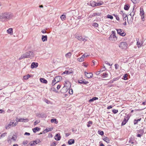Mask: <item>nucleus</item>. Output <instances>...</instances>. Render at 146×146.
Masks as SVG:
<instances>
[{
  "label": "nucleus",
  "mask_w": 146,
  "mask_h": 146,
  "mask_svg": "<svg viewBox=\"0 0 146 146\" xmlns=\"http://www.w3.org/2000/svg\"><path fill=\"white\" fill-rule=\"evenodd\" d=\"M11 17V15L9 13L5 12L0 14V21H6L7 19H9Z\"/></svg>",
  "instance_id": "1"
},
{
  "label": "nucleus",
  "mask_w": 146,
  "mask_h": 146,
  "mask_svg": "<svg viewBox=\"0 0 146 146\" xmlns=\"http://www.w3.org/2000/svg\"><path fill=\"white\" fill-rule=\"evenodd\" d=\"M34 54L33 52L32 51H29L22 55L21 57L19 59V60H20L22 59L26 58H32L33 57Z\"/></svg>",
  "instance_id": "2"
},
{
  "label": "nucleus",
  "mask_w": 146,
  "mask_h": 146,
  "mask_svg": "<svg viewBox=\"0 0 146 146\" xmlns=\"http://www.w3.org/2000/svg\"><path fill=\"white\" fill-rule=\"evenodd\" d=\"M112 34H111L109 37V40L110 41L115 42L117 40V37L115 35V31H111Z\"/></svg>",
  "instance_id": "3"
},
{
  "label": "nucleus",
  "mask_w": 146,
  "mask_h": 146,
  "mask_svg": "<svg viewBox=\"0 0 146 146\" xmlns=\"http://www.w3.org/2000/svg\"><path fill=\"white\" fill-rule=\"evenodd\" d=\"M62 79V77L60 76H57L54 78L53 80H52L51 83V86H53L56 83L60 81Z\"/></svg>",
  "instance_id": "4"
},
{
  "label": "nucleus",
  "mask_w": 146,
  "mask_h": 146,
  "mask_svg": "<svg viewBox=\"0 0 146 146\" xmlns=\"http://www.w3.org/2000/svg\"><path fill=\"white\" fill-rule=\"evenodd\" d=\"M17 124V122H14V121H12L7 125H5V128L7 129H9L10 128L13 127L15 126Z\"/></svg>",
  "instance_id": "5"
},
{
  "label": "nucleus",
  "mask_w": 146,
  "mask_h": 146,
  "mask_svg": "<svg viewBox=\"0 0 146 146\" xmlns=\"http://www.w3.org/2000/svg\"><path fill=\"white\" fill-rule=\"evenodd\" d=\"M127 46V43L126 42H123L120 43L119 47L122 49H126Z\"/></svg>",
  "instance_id": "6"
},
{
  "label": "nucleus",
  "mask_w": 146,
  "mask_h": 146,
  "mask_svg": "<svg viewBox=\"0 0 146 146\" xmlns=\"http://www.w3.org/2000/svg\"><path fill=\"white\" fill-rule=\"evenodd\" d=\"M117 31V33L122 36H124L126 33L121 29H116Z\"/></svg>",
  "instance_id": "7"
},
{
  "label": "nucleus",
  "mask_w": 146,
  "mask_h": 146,
  "mask_svg": "<svg viewBox=\"0 0 146 146\" xmlns=\"http://www.w3.org/2000/svg\"><path fill=\"white\" fill-rule=\"evenodd\" d=\"M85 74L86 77L88 78H91L93 76V74L91 72L88 73L87 72H85Z\"/></svg>",
  "instance_id": "8"
},
{
  "label": "nucleus",
  "mask_w": 146,
  "mask_h": 146,
  "mask_svg": "<svg viewBox=\"0 0 146 146\" xmlns=\"http://www.w3.org/2000/svg\"><path fill=\"white\" fill-rule=\"evenodd\" d=\"M77 39L80 41H83L85 42L87 41V39L85 38H83L82 36H78L76 37Z\"/></svg>",
  "instance_id": "9"
},
{
  "label": "nucleus",
  "mask_w": 146,
  "mask_h": 146,
  "mask_svg": "<svg viewBox=\"0 0 146 146\" xmlns=\"http://www.w3.org/2000/svg\"><path fill=\"white\" fill-rule=\"evenodd\" d=\"M137 46L138 48L141 47L142 46V44H143V42L141 41L140 42L139 39H137Z\"/></svg>",
  "instance_id": "10"
},
{
  "label": "nucleus",
  "mask_w": 146,
  "mask_h": 146,
  "mask_svg": "<svg viewBox=\"0 0 146 146\" xmlns=\"http://www.w3.org/2000/svg\"><path fill=\"white\" fill-rule=\"evenodd\" d=\"M129 119V117L128 116H127L126 117H125L124 118V120L122 122L121 125H125L127 121Z\"/></svg>",
  "instance_id": "11"
},
{
  "label": "nucleus",
  "mask_w": 146,
  "mask_h": 146,
  "mask_svg": "<svg viewBox=\"0 0 146 146\" xmlns=\"http://www.w3.org/2000/svg\"><path fill=\"white\" fill-rule=\"evenodd\" d=\"M84 80H78V82L79 83L83 84H86L89 83L88 81Z\"/></svg>",
  "instance_id": "12"
},
{
  "label": "nucleus",
  "mask_w": 146,
  "mask_h": 146,
  "mask_svg": "<svg viewBox=\"0 0 146 146\" xmlns=\"http://www.w3.org/2000/svg\"><path fill=\"white\" fill-rule=\"evenodd\" d=\"M17 139V137L14 136H12L11 137H9L8 138V141L9 142V141H11L12 140L13 141H15L16 139Z\"/></svg>",
  "instance_id": "13"
},
{
  "label": "nucleus",
  "mask_w": 146,
  "mask_h": 146,
  "mask_svg": "<svg viewBox=\"0 0 146 146\" xmlns=\"http://www.w3.org/2000/svg\"><path fill=\"white\" fill-rule=\"evenodd\" d=\"M38 63L33 62L32 63L31 65V68H36L38 66Z\"/></svg>",
  "instance_id": "14"
},
{
  "label": "nucleus",
  "mask_w": 146,
  "mask_h": 146,
  "mask_svg": "<svg viewBox=\"0 0 146 146\" xmlns=\"http://www.w3.org/2000/svg\"><path fill=\"white\" fill-rule=\"evenodd\" d=\"M60 137L59 134H57L54 137L55 139L57 141H59L60 140Z\"/></svg>",
  "instance_id": "15"
},
{
  "label": "nucleus",
  "mask_w": 146,
  "mask_h": 146,
  "mask_svg": "<svg viewBox=\"0 0 146 146\" xmlns=\"http://www.w3.org/2000/svg\"><path fill=\"white\" fill-rule=\"evenodd\" d=\"M33 143V145H35V144H37L39 143H40L41 141L39 139H37L35 141H32Z\"/></svg>",
  "instance_id": "16"
},
{
  "label": "nucleus",
  "mask_w": 146,
  "mask_h": 146,
  "mask_svg": "<svg viewBox=\"0 0 146 146\" xmlns=\"http://www.w3.org/2000/svg\"><path fill=\"white\" fill-rule=\"evenodd\" d=\"M47 39V35H42V40L43 42L46 41Z\"/></svg>",
  "instance_id": "17"
},
{
  "label": "nucleus",
  "mask_w": 146,
  "mask_h": 146,
  "mask_svg": "<svg viewBox=\"0 0 146 146\" xmlns=\"http://www.w3.org/2000/svg\"><path fill=\"white\" fill-rule=\"evenodd\" d=\"M72 55V53L70 52H69L65 54V56L67 58H70Z\"/></svg>",
  "instance_id": "18"
},
{
  "label": "nucleus",
  "mask_w": 146,
  "mask_h": 146,
  "mask_svg": "<svg viewBox=\"0 0 146 146\" xmlns=\"http://www.w3.org/2000/svg\"><path fill=\"white\" fill-rule=\"evenodd\" d=\"M38 116L39 117L41 118H45L46 117V115L45 114L42 113L38 114Z\"/></svg>",
  "instance_id": "19"
},
{
  "label": "nucleus",
  "mask_w": 146,
  "mask_h": 146,
  "mask_svg": "<svg viewBox=\"0 0 146 146\" xmlns=\"http://www.w3.org/2000/svg\"><path fill=\"white\" fill-rule=\"evenodd\" d=\"M103 139L108 143H110V140L109 139L106 137H104L103 138Z\"/></svg>",
  "instance_id": "20"
},
{
  "label": "nucleus",
  "mask_w": 146,
  "mask_h": 146,
  "mask_svg": "<svg viewBox=\"0 0 146 146\" xmlns=\"http://www.w3.org/2000/svg\"><path fill=\"white\" fill-rule=\"evenodd\" d=\"M67 91V90L66 88L64 87L61 90V92L62 93H65Z\"/></svg>",
  "instance_id": "21"
},
{
  "label": "nucleus",
  "mask_w": 146,
  "mask_h": 146,
  "mask_svg": "<svg viewBox=\"0 0 146 146\" xmlns=\"http://www.w3.org/2000/svg\"><path fill=\"white\" fill-rule=\"evenodd\" d=\"M98 100V98L96 97H93L92 98L90 99L89 101V102H91L93 101Z\"/></svg>",
  "instance_id": "22"
},
{
  "label": "nucleus",
  "mask_w": 146,
  "mask_h": 146,
  "mask_svg": "<svg viewBox=\"0 0 146 146\" xmlns=\"http://www.w3.org/2000/svg\"><path fill=\"white\" fill-rule=\"evenodd\" d=\"M40 81L41 82L46 84L47 83V81L44 78H40Z\"/></svg>",
  "instance_id": "23"
},
{
  "label": "nucleus",
  "mask_w": 146,
  "mask_h": 146,
  "mask_svg": "<svg viewBox=\"0 0 146 146\" xmlns=\"http://www.w3.org/2000/svg\"><path fill=\"white\" fill-rule=\"evenodd\" d=\"M74 143V139H70L68 141V143L69 145H72Z\"/></svg>",
  "instance_id": "24"
},
{
  "label": "nucleus",
  "mask_w": 146,
  "mask_h": 146,
  "mask_svg": "<svg viewBox=\"0 0 146 146\" xmlns=\"http://www.w3.org/2000/svg\"><path fill=\"white\" fill-rule=\"evenodd\" d=\"M141 120V118H140L139 119L137 120L136 119H134V125H136L137 124V123L138 121H140Z\"/></svg>",
  "instance_id": "25"
},
{
  "label": "nucleus",
  "mask_w": 146,
  "mask_h": 146,
  "mask_svg": "<svg viewBox=\"0 0 146 146\" xmlns=\"http://www.w3.org/2000/svg\"><path fill=\"white\" fill-rule=\"evenodd\" d=\"M40 129L38 127H36L33 129V132L36 133L37 131H39Z\"/></svg>",
  "instance_id": "26"
},
{
  "label": "nucleus",
  "mask_w": 146,
  "mask_h": 146,
  "mask_svg": "<svg viewBox=\"0 0 146 146\" xmlns=\"http://www.w3.org/2000/svg\"><path fill=\"white\" fill-rule=\"evenodd\" d=\"M23 118H20L19 119L18 118H16V122L17 123L18 122H23Z\"/></svg>",
  "instance_id": "27"
},
{
  "label": "nucleus",
  "mask_w": 146,
  "mask_h": 146,
  "mask_svg": "<svg viewBox=\"0 0 146 146\" xmlns=\"http://www.w3.org/2000/svg\"><path fill=\"white\" fill-rule=\"evenodd\" d=\"M100 14L99 13H93L91 17H94L96 15L100 16Z\"/></svg>",
  "instance_id": "28"
},
{
  "label": "nucleus",
  "mask_w": 146,
  "mask_h": 146,
  "mask_svg": "<svg viewBox=\"0 0 146 146\" xmlns=\"http://www.w3.org/2000/svg\"><path fill=\"white\" fill-rule=\"evenodd\" d=\"M96 2L94 1H91L90 2V5L91 6H96Z\"/></svg>",
  "instance_id": "29"
},
{
  "label": "nucleus",
  "mask_w": 146,
  "mask_h": 146,
  "mask_svg": "<svg viewBox=\"0 0 146 146\" xmlns=\"http://www.w3.org/2000/svg\"><path fill=\"white\" fill-rule=\"evenodd\" d=\"M52 129H53V128H47L46 129H45L44 130V131L45 132H47L49 131H52Z\"/></svg>",
  "instance_id": "30"
},
{
  "label": "nucleus",
  "mask_w": 146,
  "mask_h": 146,
  "mask_svg": "<svg viewBox=\"0 0 146 146\" xmlns=\"http://www.w3.org/2000/svg\"><path fill=\"white\" fill-rule=\"evenodd\" d=\"M108 76V74L107 73H103L102 74V77L103 78L107 77Z\"/></svg>",
  "instance_id": "31"
},
{
  "label": "nucleus",
  "mask_w": 146,
  "mask_h": 146,
  "mask_svg": "<svg viewBox=\"0 0 146 146\" xmlns=\"http://www.w3.org/2000/svg\"><path fill=\"white\" fill-rule=\"evenodd\" d=\"M7 32L8 33L10 34H12L13 33V29L12 28H10L8 29L7 31Z\"/></svg>",
  "instance_id": "32"
},
{
  "label": "nucleus",
  "mask_w": 146,
  "mask_h": 146,
  "mask_svg": "<svg viewBox=\"0 0 146 146\" xmlns=\"http://www.w3.org/2000/svg\"><path fill=\"white\" fill-rule=\"evenodd\" d=\"M129 8V5H126L124 6V9L125 10H128Z\"/></svg>",
  "instance_id": "33"
},
{
  "label": "nucleus",
  "mask_w": 146,
  "mask_h": 146,
  "mask_svg": "<svg viewBox=\"0 0 146 146\" xmlns=\"http://www.w3.org/2000/svg\"><path fill=\"white\" fill-rule=\"evenodd\" d=\"M133 140H133V138H132V137H131L129 138V143H130L131 144H133L134 143V142L133 141Z\"/></svg>",
  "instance_id": "34"
},
{
  "label": "nucleus",
  "mask_w": 146,
  "mask_h": 146,
  "mask_svg": "<svg viewBox=\"0 0 146 146\" xmlns=\"http://www.w3.org/2000/svg\"><path fill=\"white\" fill-rule=\"evenodd\" d=\"M78 60L79 62L83 61L84 60V57L82 56L80 58H78Z\"/></svg>",
  "instance_id": "35"
},
{
  "label": "nucleus",
  "mask_w": 146,
  "mask_h": 146,
  "mask_svg": "<svg viewBox=\"0 0 146 146\" xmlns=\"http://www.w3.org/2000/svg\"><path fill=\"white\" fill-rule=\"evenodd\" d=\"M60 18L63 21L66 18L65 15H62L60 17Z\"/></svg>",
  "instance_id": "36"
},
{
  "label": "nucleus",
  "mask_w": 146,
  "mask_h": 146,
  "mask_svg": "<svg viewBox=\"0 0 146 146\" xmlns=\"http://www.w3.org/2000/svg\"><path fill=\"white\" fill-rule=\"evenodd\" d=\"M30 76V75L29 74H27V75L24 76H23V78L25 80H27Z\"/></svg>",
  "instance_id": "37"
},
{
  "label": "nucleus",
  "mask_w": 146,
  "mask_h": 146,
  "mask_svg": "<svg viewBox=\"0 0 146 146\" xmlns=\"http://www.w3.org/2000/svg\"><path fill=\"white\" fill-rule=\"evenodd\" d=\"M92 26L94 27H98V24L96 23H94L92 24Z\"/></svg>",
  "instance_id": "38"
},
{
  "label": "nucleus",
  "mask_w": 146,
  "mask_h": 146,
  "mask_svg": "<svg viewBox=\"0 0 146 146\" xmlns=\"http://www.w3.org/2000/svg\"><path fill=\"white\" fill-rule=\"evenodd\" d=\"M51 122L53 123L54 122L55 123H57V122L56 121V119H52L51 120Z\"/></svg>",
  "instance_id": "39"
},
{
  "label": "nucleus",
  "mask_w": 146,
  "mask_h": 146,
  "mask_svg": "<svg viewBox=\"0 0 146 146\" xmlns=\"http://www.w3.org/2000/svg\"><path fill=\"white\" fill-rule=\"evenodd\" d=\"M107 18H110L111 19H112L113 18V17L111 15H107Z\"/></svg>",
  "instance_id": "40"
},
{
  "label": "nucleus",
  "mask_w": 146,
  "mask_h": 146,
  "mask_svg": "<svg viewBox=\"0 0 146 146\" xmlns=\"http://www.w3.org/2000/svg\"><path fill=\"white\" fill-rule=\"evenodd\" d=\"M103 3L102 2L100 3H96V4L95 5L96 6L100 5H102Z\"/></svg>",
  "instance_id": "41"
},
{
  "label": "nucleus",
  "mask_w": 146,
  "mask_h": 146,
  "mask_svg": "<svg viewBox=\"0 0 146 146\" xmlns=\"http://www.w3.org/2000/svg\"><path fill=\"white\" fill-rule=\"evenodd\" d=\"M139 133H140V134H142L143 135V133H144V130L143 129H140L138 131Z\"/></svg>",
  "instance_id": "42"
},
{
  "label": "nucleus",
  "mask_w": 146,
  "mask_h": 146,
  "mask_svg": "<svg viewBox=\"0 0 146 146\" xmlns=\"http://www.w3.org/2000/svg\"><path fill=\"white\" fill-rule=\"evenodd\" d=\"M140 15H143L144 14V12L143 11V10H142V11L141 9L140 8Z\"/></svg>",
  "instance_id": "43"
},
{
  "label": "nucleus",
  "mask_w": 146,
  "mask_h": 146,
  "mask_svg": "<svg viewBox=\"0 0 146 146\" xmlns=\"http://www.w3.org/2000/svg\"><path fill=\"white\" fill-rule=\"evenodd\" d=\"M127 74H125L124 76V78L123 79L124 80H127Z\"/></svg>",
  "instance_id": "44"
},
{
  "label": "nucleus",
  "mask_w": 146,
  "mask_h": 146,
  "mask_svg": "<svg viewBox=\"0 0 146 146\" xmlns=\"http://www.w3.org/2000/svg\"><path fill=\"white\" fill-rule=\"evenodd\" d=\"M112 111L114 113H116L118 112V110H117L114 109L112 110Z\"/></svg>",
  "instance_id": "45"
},
{
  "label": "nucleus",
  "mask_w": 146,
  "mask_h": 146,
  "mask_svg": "<svg viewBox=\"0 0 146 146\" xmlns=\"http://www.w3.org/2000/svg\"><path fill=\"white\" fill-rule=\"evenodd\" d=\"M33 143L32 142H30L29 144H28L27 146H32L33 145Z\"/></svg>",
  "instance_id": "46"
},
{
  "label": "nucleus",
  "mask_w": 146,
  "mask_h": 146,
  "mask_svg": "<svg viewBox=\"0 0 146 146\" xmlns=\"http://www.w3.org/2000/svg\"><path fill=\"white\" fill-rule=\"evenodd\" d=\"M118 80V79L117 78H113L112 80L111 81L110 83H113L114 81H116Z\"/></svg>",
  "instance_id": "47"
},
{
  "label": "nucleus",
  "mask_w": 146,
  "mask_h": 146,
  "mask_svg": "<svg viewBox=\"0 0 146 146\" xmlns=\"http://www.w3.org/2000/svg\"><path fill=\"white\" fill-rule=\"evenodd\" d=\"M56 143L55 142H54L52 143H51L50 146H56Z\"/></svg>",
  "instance_id": "48"
},
{
  "label": "nucleus",
  "mask_w": 146,
  "mask_h": 146,
  "mask_svg": "<svg viewBox=\"0 0 146 146\" xmlns=\"http://www.w3.org/2000/svg\"><path fill=\"white\" fill-rule=\"evenodd\" d=\"M69 93L70 94H73V91L72 89H70L69 90Z\"/></svg>",
  "instance_id": "49"
},
{
  "label": "nucleus",
  "mask_w": 146,
  "mask_h": 146,
  "mask_svg": "<svg viewBox=\"0 0 146 146\" xmlns=\"http://www.w3.org/2000/svg\"><path fill=\"white\" fill-rule=\"evenodd\" d=\"M89 55L87 54V53H85L82 56L84 58L85 57H87Z\"/></svg>",
  "instance_id": "50"
},
{
  "label": "nucleus",
  "mask_w": 146,
  "mask_h": 146,
  "mask_svg": "<svg viewBox=\"0 0 146 146\" xmlns=\"http://www.w3.org/2000/svg\"><path fill=\"white\" fill-rule=\"evenodd\" d=\"M101 72L100 71H100H98L97 72H96V74L97 75H99L100 74V73H101Z\"/></svg>",
  "instance_id": "51"
},
{
  "label": "nucleus",
  "mask_w": 146,
  "mask_h": 146,
  "mask_svg": "<svg viewBox=\"0 0 146 146\" xmlns=\"http://www.w3.org/2000/svg\"><path fill=\"white\" fill-rule=\"evenodd\" d=\"M115 68L116 69H117L118 68L119 65L117 64H115Z\"/></svg>",
  "instance_id": "52"
},
{
  "label": "nucleus",
  "mask_w": 146,
  "mask_h": 146,
  "mask_svg": "<svg viewBox=\"0 0 146 146\" xmlns=\"http://www.w3.org/2000/svg\"><path fill=\"white\" fill-rule=\"evenodd\" d=\"M122 17L123 18L127 17V19L128 20V17H127V15L126 14H125L123 15Z\"/></svg>",
  "instance_id": "53"
},
{
  "label": "nucleus",
  "mask_w": 146,
  "mask_h": 146,
  "mask_svg": "<svg viewBox=\"0 0 146 146\" xmlns=\"http://www.w3.org/2000/svg\"><path fill=\"white\" fill-rule=\"evenodd\" d=\"M142 135V134H138L137 135V136L138 137H141Z\"/></svg>",
  "instance_id": "54"
},
{
  "label": "nucleus",
  "mask_w": 146,
  "mask_h": 146,
  "mask_svg": "<svg viewBox=\"0 0 146 146\" xmlns=\"http://www.w3.org/2000/svg\"><path fill=\"white\" fill-rule=\"evenodd\" d=\"M39 122L38 121L36 120L34 122V125H36V124L38 123Z\"/></svg>",
  "instance_id": "55"
},
{
  "label": "nucleus",
  "mask_w": 146,
  "mask_h": 146,
  "mask_svg": "<svg viewBox=\"0 0 146 146\" xmlns=\"http://www.w3.org/2000/svg\"><path fill=\"white\" fill-rule=\"evenodd\" d=\"M24 119V120H23L24 122H27L29 121V119L27 118L25 119Z\"/></svg>",
  "instance_id": "56"
},
{
  "label": "nucleus",
  "mask_w": 146,
  "mask_h": 146,
  "mask_svg": "<svg viewBox=\"0 0 146 146\" xmlns=\"http://www.w3.org/2000/svg\"><path fill=\"white\" fill-rule=\"evenodd\" d=\"M68 71H64V72H63V74H68Z\"/></svg>",
  "instance_id": "57"
},
{
  "label": "nucleus",
  "mask_w": 146,
  "mask_h": 146,
  "mask_svg": "<svg viewBox=\"0 0 146 146\" xmlns=\"http://www.w3.org/2000/svg\"><path fill=\"white\" fill-rule=\"evenodd\" d=\"M99 134L101 135H102L104 134V133L103 131H100Z\"/></svg>",
  "instance_id": "58"
},
{
  "label": "nucleus",
  "mask_w": 146,
  "mask_h": 146,
  "mask_svg": "<svg viewBox=\"0 0 146 146\" xmlns=\"http://www.w3.org/2000/svg\"><path fill=\"white\" fill-rule=\"evenodd\" d=\"M41 32L43 33H46V30L44 29L42 30V31H41Z\"/></svg>",
  "instance_id": "59"
},
{
  "label": "nucleus",
  "mask_w": 146,
  "mask_h": 146,
  "mask_svg": "<svg viewBox=\"0 0 146 146\" xmlns=\"http://www.w3.org/2000/svg\"><path fill=\"white\" fill-rule=\"evenodd\" d=\"M60 85H58L57 87V90H58L60 88Z\"/></svg>",
  "instance_id": "60"
},
{
  "label": "nucleus",
  "mask_w": 146,
  "mask_h": 146,
  "mask_svg": "<svg viewBox=\"0 0 146 146\" xmlns=\"http://www.w3.org/2000/svg\"><path fill=\"white\" fill-rule=\"evenodd\" d=\"M132 2L134 3H137V1L136 0H131Z\"/></svg>",
  "instance_id": "61"
},
{
  "label": "nucleus",
  "mask_w": 146,
  "mask_h": 146,
  "mask_svg": "<svg viewBox=\"0 0 146 146\" xmlns=\"http://www.w3.org/2000/svg\"><path fill=\"white\" fill-rule=\"evenodd\" d=\"M112 108V107L111 106H108L107 107V109H110L111 108Z\"/></svg>",
  "instance_id": "62"
},
{
  "label": "nucleus",
  "mask_w": 146,
  "mask_h": 146,
  "mask_svg": "<svg viewBox=\"0 0 146 146\" xmlns=\"http://www.w3.org/2000/svg\"><path fill=\"white\" fill-rule=\"evenodd\" d=\"M6 134V133H3L1 135V137H4V136H5Z\"/></svg>",
  "instance_id": "63"
},
{
  "label": "nucleus",
  "mask_w": 146,
  "mask_h": 146,
  "mask_svg": "<svg viewBox=\"0 0 146 146\" xmlns=\"http://www.w3.org/2000/svg\"><path fill=\"white\" fill-rule=\"evenodd\" d=\"M24 135H30V133H29L28 132H25L24 134Z\"/></svg>",
  "instance_id": "64"
}]
</instances>
